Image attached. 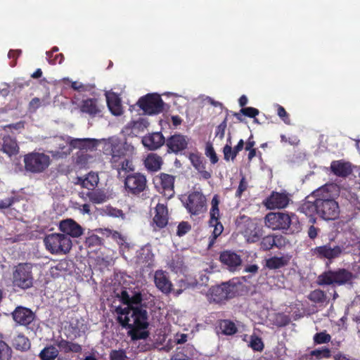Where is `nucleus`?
I'll return each instance as SVG.
<instances>
[{
	"label": "nucleus",
	"mask_w": 360,
	"mask_h": 360,
	"mask_svg": "<svg viewBox=\"0 0 360 360\" xmlns=\"http://www.w3.org/2000/svg\"><path fill=\"white\" fill-rule=\"evenodd\" d=\"M217 333L224 335H233L238 332L236 323L229 319H220L217 321L216 327Z\"/></svg>",
	"instance_id": "c85d7f7f"
},
{
	"label": "nucleus",
	"mask_w": 360,
	"mask_h": 360,
	"mask_svg": "<svg viewBox=\"0 0 360 360\" xmlns=\"http://www.w3.org/2000/svg\"><path fill=\"white\" fill-rule=\"evenodd\" d=\"M155 216L153 219L154 224L158 229L165 227L168 224V210L167 207L162 203H158L155 209Z\"/></svg>",
	"instance_id": "a878e982"
},
{
	"label": "nucleus",
	"mask_w": 360,
	"mask_h": 360,
	"mask_svg": "<svg viewBox=\"0 0 360 360\" xmlns=\"http://www.w3.org/2000/svg\"><path fill=\"white\" fill-rule=\"evenodd\" d=\"M344 252L343 246H331L330 243L316 246L311 250L313 257L320 260H326V265L329 266L337 258H339Z\"/></svg>",
	"instance_id": "9b49d317"
},
{
	"label": "nucleus",
	"mask_w": 360,
	"mask_h": 360,
	"mask_svg": "<svg viewBox=\"0 0 360 360\" xmlns=\"http://www.w3.org/2000/svg\"><path fill=\"white\" fill-rule=\"evenodd\" d=\"M210 226L214 227V231L212 233L213 238L216 239L219 236H220L224 230V226L219 221V220H217V221H214L213 223H209Z\"/></svg>",
	"instance_id": "6e6d98bb"
},
{
	"label": "nucleus",
	"mask_w": 360,
	"mask_h": 360,
	"mask_svg": "<svg viewBox=\"0 0 360 360\" xmlns=\"http://www.w3.org/2000/svg\"><path fill=\"white\" fill-rule=\"evenodd\" d=\"M79 196L83 200H89L93 204H102L108 200L107 193L100 188H94L87 191H81L79 193Z\"/></svg>",
	"instance_id": "412c9836"
},
{
	"label": "nucleus",
	"mask_w": 360,
	"mask_h": 360,
	"mask_svg": "<svg viewBox=\"0 0 360 360\" xmlns=\"http://www.w3.org/2000/svg\"><path fill=\"white\" fill-rule=\"evenodd\" d=\"M41 103L43 105H46L49 104V102L46 101L44 98H43L41 101L37 97L32 98L29 103V110L31 112H35L41 106Z\"/></svg>",
	"instance_id": "09e8293b"
},
{
	"label": "nucleus",
	"mask_w": 360,
	"mask_h": 360,
	"mask_svg": "<svg viewBox=\"0 0 360 360\" xmlns=\"http://www.w3.org/2000/svg\"><path fill=\"white\" fill-rule=\"evenodd\" d=\"M277 115L279 116V117L286 124H290V119L289 117L288 113L286 112L285 109L277 104Z\"/></svg>",
	"instance_id": "5fc2aeb1"
},
{
	"label": "nucleus",
	"mask_w": 360,
	"mask_h": 360,
	"mask_svg": "<svg viewBox=\"0 0 360 360\" xmlns=\"http://www.w3.org/2000/svg\"><path fill=\"white\" fill-rule=\"evenodd\" d=\"M14 202V198H7L0 200V210L10 207Z\"/></svg>",
	"instance_id": "338daca9"
},
{
	"label": "nucleus",
	"mask_w": 360,
	"mask_h": 360,
	"mask_svg": "<svg viewBox=\"0 0 360 360\" xmlns=\"http://www.w3.org/2000/svg\"><path fill=\"white\" fill-rule=\"evenodd\" d=\"M330 169L334 174L341 177H346L352 172L350 165L341 161L332 162Z\"/></svg>",
	"instance_id": "2f4dec72"
},
{
	"label": "nucleus",
	"mask_w": 360,
	"mask_h": 360,
	"mask_svg": "<svg viewBox=\"0 0 360 360\" xmlns=\"http://www.w3.org/2000/svg\"><path fill=\"white\" fill-rule=\"evenodd\" d=\"M102 214L112 217L124 218V216L122 210L111 206H107L104 209H103Z\"/></svg>",
	"instance_id": "a18cd8bd"
},
{
	"label": "nucleus",
	"mask_w": 360,
	"mask_h": 360,
	"mask_svg": "<svg viewBox=\"0 0 360 360\" xmlns=\"http://www.w3.org/2000/svg\"><path fill=\"white\" fill-rule=\"evenodd\" d=\"M22 51L20 49H11L8 51V56L10 59H13L11 62L10 65L11 67H15L17 64V59L21 55Z\"/></svg>",
	"instance_id": "13d9d810"
},
{
	"label": "nucleus",
	"mask_w": 360,
	"mask_h": 360,
	"mask_svg": "<svg viewBox=\"0 0 360 360\" xmlns=\"http://www.w3.org/2000/svg\"><path fill=\"white\" fill-rule=\"evenodd\" d=\"M12 345L15 349L20 352H27L31 347V342L28 338L23 334H18L12 340Z\"/></svg>",
	"instance_id": "72a5a7b5"
},
{
	"label": "nucleus",
	"mask_w": 360,
	"mask_h": 360,
	"mask_svg": "<svg viewBox=\"0 0 360 360\" xmlns=\"http://www.w3.org/2000/svg\"><path fill=\"white\" fill-rule=\"evenodd\" d=\"M290 199L286 193L272 192L266 200V205L269 209H281L285 207Z\"/></svg>",
	"instance_id": "5701e85b"
},
{
	"label": "nucleus",
	"mask_w": 360,
	"mask_h": 360,
	"mask_svg": "<svg viewBox=\"0 0 360 360\" xmlns=\"http://www.w3.org/2000/svg\"><path fill=\"white\" fill-rule=\"evenodd\" d=\"M288 243L285 237L282 235L270 234L261 238L259 249L263 251H268L274 248L281 249Z\"/></svg>",
	"instance_id": "f3484780"
},
{
	"label": "nucleus",
	"mask_w": 360,
	"mask_h": 360,
	"mask_svg": "<svg viewBox=\"0 0 360 360\" xmlns=\"http://www.w3.org/2000/svg\"><path fill=\"white\" fill-rule=\"evenodd\" d=\"M124 184L127 193L135 196L139 195L148 188L146 176L139 172L128 174Z\"/></svg>",
	"instance_id": "4468645a"
},
{
	"label": "nucleus",
	"mask_w": 360,
	"mask_h": 360,
	"mask_svg": "<svg viewBox=\"0 0 360 360\" xmlns=\"http://www.w3.org/2000/svg\"><path fill=\"white\" fill-rule=\"evenodd\" d=\"M315 344L321 345L329 342L331 340V336L326 331L317 333L314 336Z\"/></svg>",
	"instance_id": "de8ad7c7"
},
{
	"label": "nucleus",
	"mask_w": 360,
	"mask_h": 360,
	"mask_svg": "<svg viewBox=\"0 0 360 360\" xmlns=\"http://www.w3.org/2000/svg\"><path fill=\"white\" fill-rule=\"evenodd\" d=\"M308 299L312 302L321 304L326 301L327 295L323 290L316 289L309 293Z\"/></svg>",
	"instance_id": "a19ab883"
},
{
	"label": "nucleus",
	"mask_w": 360,
	"mask_h": 360,
	"mask_svg": "<svg viewBox=\"0 0 360 360\" xmlns=\"http://www.w3.org/2000/svg\"><path fill=\"white\" fill-rule=\"evenodd\" d=\"M166 144L169 152L177 154L187 148V137L179 134H174L167 139Z\"/></svg>",
	"instance_id": "4be33fe9"
},
{
	"label": "nucleus",
	"mask_w": 360,
	"mask_h": 360,
	"mask_svg": "<svg viewBox=\"0 0 360 360\" xmlns=\"http://www.w3.org/2000/svg\"><path fill=\"white\" fill-rule=\"evenodd\" d=\"M108 107L114 115L119 116L122 114V107L120 99L116 96H110L107 98Z\"/></svg>",
	"instance_id": "c9c22d12"
},
{
	"label": "nucleus",
	"mask_w": 360,
	"mask_h": 360,
	"mask_svg": "<svg viewBox=\"0 0 360 360\" xmlns=\"http://www.w3.org/2000/svg\"><path fill=\"white\" fill-rule=\"evenodd\" d=\"M219 198L218 195H214L211 201V209L210 211V220L209 223H213L214 221H217V220H219L220 218V212H219Z\"/></svg>",
	"instance_id": "e433bc0d"
},
{
	"label": "nucleus",
	"mask_w": 360,
	"mask_h": 360,
	"mask_svg": "<svg viewBox=\"0 0 360 360\" xmlns=\"http://www.w3.org/2000/svg\"><path fill=\"white\" fill-rule=\"evenodd\" d=\"M297 210L310 217L312 224L316 222V215L330 221L337 219L340 213L339 204L330 197L327 185L314 191L311 196H307Z\"/></svg>",
	"instance_id": "f257e3e1"
},
{
	"label": "nucleus",
	"mask_w": 360,
	"mask_h": 360,
	"mask_svg": "<svg viewBox=\"0 0 360 360\" xmlns=\"http://www.w3.org/2000/svg\"><path fill=\"white\" fill-rule=\"evenodd\" d=\"M137 105L148 115H157L164 110V102L158 94H148L141 97Z\"/></svg>",
	"instance_id": "f8f14e48"
},
{
	"label": "nucleus",
	"mask_w": 360,
	"mask_h": 360,
	"mask_svg": "<svg viewBox=\"0 0 360 360\" xmlns=\"http://www.w3.org/2000/svg\"><path fill=\"white\" fill-rule=\"evenodd\" d=\"M12 353L11 347L6 342L0 340V360H10Z\"/></svg>",
	"instance_id": "37998d69"
},
{
	"label": "nucleus",
	"mask_w": 360,
	"mask_h": 360,
	"mask_svg": "<svg viewBox=\"0 0 360 360\" xmlns=\"http://www.w3.org/2000/svg\"><path fill=\"white\" fill-rule=\"evenodd\" d=\"M56 345L64 353H80L82 350V347L79 344L68 341L63 338L58 339L56 341Z\"/></svg>",
	"instance_id": "7c9ffc66"
},
{
	"label": "nucleus",
	"mask_w": 360,
	"mask_h": 360,
	"mask_svg": "<svg viewBox=\"0 0 360 360\" xmlns=\"http://www.w3.org/2000/svg\"><path fill=\"white\" fill-rule=\"evenodd\" d=\"M189 160L195 169L205 162V158L199 153H190Z\"/></svg>",
	"instance_id": "3c124183"
},
{
	"label": "nucleus",
	"mask_w": 360,
	"mask_h": 360,
	"mask_svg": "<svg viewBox=\"0 0 360 360\" xmlns=\"http://www.w3.org/2000/svg\"><path fill=\"white\" fill-rule=\"evenodd\" d=\"M248 345L256 352H262L264 347L262 338L255 335H252L250 336V340Z\"/></svg>",
	"instance_id": "c03bdc74"
},
{
	"label": "nucleus",
	"mask_w": 360,
	"mask_h": 360,
	"mask_svg": "<svg viewBox=\"0 0 360 360\" xmlns=\"http://www.w3.org/2000/svg\"><path fill=\"white\" fill-rule=\"evenodd\" d=\"M247 188H248V183L245 180V178L244 176H243L240 181L238 187L236 192V197L240 198L243 193L247 189Z\"/></svg>",
	"instance_id": "680f3d73"
},
{
	"label": "nucleus",
	"mask_w": 360,
	"mask_h": 360,
	"mask_svg": "<svg viewBox=\"0 0 360 360\" xmlns=\"http://www.w3.org/2000/svg\"><path fill=\"white\" fill-rule=\"evenodd\" d=\"M99 182V177L97 173L90 172L84 176H78L76 184L81 186L87 191L94 189L97 187Z\"/></svg>",
	"instance_id": "cd10ccee"
},
{
	"label": "nucleus",
	"mask_w": 360,
	"mask_h": 360,
	"mask_svg": "<svg viewBox=\"0 0 360 360\" xmlns=\"http://www.w3.org/2000/svg\"><path fill=\"white\" fill-rule=\"evenodd\" d=\"M127 356L124 349H114L110 354V360H127Z\"/></svg>",
	"instance_id": "864d4df0"
},
{
	"label": "nucleus",
	"mask_w": 360,
	"mask_h": 360,
	"mask_svg": "<svg viewBox=\"0 0 360 360\" xmlns=\"http://www.w3.org/2000/svg\"><path fill=\"white\" fill-rule=\"evenodd\" d=\"M259 266L257 264H247L244 268V272L250 273L252 275H255L258 273Z\"/></svg>",
	"instance_id": "774afa93"
},
{
	"label": "nucleus",
	"mask_w": 360,
	"mask_h": 360,
	"mask_svg": "<svg viewBox=\"0 0 360 360\" xmlns=\"http://www.w3.org/2000/svg\"><path fill=\"white\" fill-rule=\"evenodd\" d=\"M46 249L52 254L68 253L72 248V241L62 233H51L44 239Z\"/></svg>",
	"instance_id": "9d476101"
},
{
	"label": "nucleus",
	"mask_w": 360,
	"mask_h": 360,
	"mask_svg": "<svg viewBox=\"0 0 360 360\" xmlns=\"http://www.w3.org/2000/svg\"><path fill=\"white\" fill-rule=\"evenodd\" d=\"M46 55L49 63L52 65H56V63L60 64L64 59V56L62 53L56 54L53 59L52 57H51V53H46Z\"/></svg>",
	"instance_id": "e2e57ef3"
},
{
	"label": "nucleus",
	"mask_w": 360,
	"mask_h": 360,
	"mask_svg": "<svg viewBox=\"0 0 360 360\" xmlns=\"http://www.w3.org/2000/svg\"><path fill=\"white\" fill-rule=\"evenodd\" d=\"M236 294L237 287L236 285L223 283L210 288L209 295L210 302L221 304L234 297Z\"/></svg>",
	"instance_id": "ddd939ff"
},
{
	"label": "nucleus",
	"mask_w": 360,
	"mask_h": 360,
	"mask_svg": "<svg viewBox=\"0 0 360 360\" xmlns=\"http://www.w3.org/2000/svg\"><path fill=\"white\" fill-rule=\"evenodd\" d=\"M102 239L96 235H93L86 238V243L89 246L91 245H100L101 244Z\"/></svg>",
	"instance_id": "0e129e2a"
},
{
	"label": "nucleus",
	"mask_w": 360,
	"mask_h": 360,
	"mask_svg": "<svg viewBox=\"0 0 360 360\" xmlns=\"http://www.w3.org/2000/svg\"><path fill=\"white\" fill-rule=\"evenodd\" d=\"M153 184L155 188L165 196L167 199L172 198L174 195L175 177L166 173H160L154 176Z\"/></svg>",
	"instance_id": "2eb2a0df"
},
{
	"label": "nucleus",
	"mask_w": 360,
	"mask_h": 360,
	"mask_svg": "<svg viewBox=\"0 0 360 360\" xmlns=\"http://www.w3.org/2000/svg\"><path fill=\"white\" fill-rule=\"evenodd\" d=\"M59 351L54 345L45 347L39 353L41 360H55L58 356Z\"/></svg>",
	"instance_id": "4c0bfd02"
},
{
	"label": "nucleus",
	"mask_w": 360,
	"mask_h": 360,
	"mask_svg": "<svg viewBox=\"0 0 360 360\" xmlns=\"http://www.w3.org/2000/svg\"><path fill=\"white\" fill-rule=\"evenodd\" d=\"M265 225L273 230H281L288 235L301 232L302 224L294 213L270 212L264 218Z\"/></svg>",
	"instance_id": "7ed1b4c3"
},
{
	"label": "nucleus",
	"mask_w": 360,
	"mask_h": 360,
	"mask_svg": "<svg viewBox=\"0 0 360 360\" xmlns=\"http://www.w3.org/2000/svg\"><path fill=\"white\" fill-rule=\"evenodd\" d=\"M219 261L230 271H236L242 264L241 257L231 250H224L220 253Z\"/></svg>",
	"instance_id": "a211bd4d"
},
{
	"label": "nucleus",
	"mask_w": 360,
	"mask_h": 360,
	"mask_svg": "<svg viewBox=\"0 0 360 360\" xmlns=\"http://www.w3.org/2000/svg\"><path fill=\"white\" fill-rule=\"evenodd\" d=\"M118 322L124 328H129V336L132 340H146L149 337L148 314L145 311L135 309L131 313V317L118 316Z\"/></svg>",
	"instance_id": "f03ea898"
},
{
	"label": "nucleus",
	"mask_w": 360,
	"mask_h": 360,
	"mask_svg": "<svg viewBox=\"0 0 360 360\" xmlns=\"http://www.w3.org/2000/svg\"><path fill=\"white\" fill-rule=\"evenodd\" d=\"M195 348L192 345L187 344L177 347L172 357L180 359H192Z\"/></svg>",
	"instance_id": "f704fd0d"
},
{
	"label": "nucleus",
	"mask_w": 360,
	"mask_h": 360,
	"mask_svg": "<svg viewBox=\"0 0 360 360\" xmlns=\"http://www.w3.org/2000/svg\"><path fill=\"white\" fill-rule=\"evenodd\" d=\"M154 281L155 286L163 293L169 294L172 290V283L167 272L158 270L155 272Z\"/></svg>",
	"instance_id": "b1692460"
},
{
	"label": "nucleus",
	"mask_w": 360,
	"mask_h": 360,
	"mask_svg": "<svg viewBox=\"0 0 360 360\" xmlns=\"http://www.w3.org/2000/svg\"><path fill=\"white\" fill-rule=\"evenodd\" d=\"M240 112L248 117L255 118L259 115V111L258 109L253 107H246L240 109Z\"/></svg>",
	"instance_id": "4d7b16f0"
},
{
	"label": "nucleus",
	"mask_w": 360,
	"mask_h": 360,
	"mask_svg": "<svg viewBox=\"0 0 360 360\" xmlns=\"http://www.w3.org/2000/svg\"><path fill=\"white\" fill-rule=\"evenodd\" d=\"M168 266L171 271L175 273L181 272L184 266L183 257L180 255L176 254L168 262Z\"/></svg>",
	"instance_id": "ea45409f"
},
{
	"label": "nucleus",
	"mask_w": 360,
	"mask_h": 360,
	"mask_svg": "<svg viewBox=\"0 0 360 360\" xmlns=\"http://www.w3.org/2000/svg\"><path fill=\"white\" fill-rule=\"evenodd\" d=\"M0 150L11 157L19 153V146L15 139L8 135L0 137Z\"/></svg>",
	"instance_id": "393cba45"
},
{
	"label": "nucleus",
	"mask_w": 360,
	"mask_h": 360,
	"mask_svg": "<svg viewBox=\"0 0 360 360\" xmlns=\"http://www.w3.org/2000/svg\"><path fill=\"white\" fill-rule=\"evenodd\" d=\"M163 164L162 158L156 153H150L144 160V166L148 171L158 172Z\"/></svg>",
	"instance_id": "c756f323"
},
{
	"label": "nucleus",
	"mask_w": 360,
	"mask_h": 360,
	"mask_svg": "<svg viewBox=\"0 0 360 360\" xmlns=\"http://www.w3.org/2000/svg\"><path fill=\"white\" fill-rule=\"evenodd\" d=\"M319 232H320V229L314 226L312 224V225L309 226V227L308 229L307 235L310 239L314 240L318 236Z\"/></svg>",
	"instance_id": "69168bd1"
},
{
	"label": "nucleus",
	"mask_w": 360,
	"mask_h": 360,
	"mask_svg": "<svg viewBox=\"0 0 360 360\" xmlns=\"http://www.w3.org/2000/svg\"><path fill=\"white\" fill-rule=\"evenodd\" d=\"M94 141L91 139H75L71 141L70 146L75 148L83 149L89 146V143Z\"/></svg>",
	"instance_id": "49530a36"
},
{
	"label": "nucleus",
	"mask_w": 360,
	"mask_h": 360,
	"mask_svg": "<svg viewBox=\"0 0 360 360\" xmlns=\"http://www.w3.org/2000/svg\"><path fill=\"white\" fill-rule=\"evenodd\" d=\"M310 356H315L316 359H329L331 356V351L329 348L323 347L311 350Z\"/></svg>",
	"instance_id": "79ce46f5"
},
{
	"label": "nucleus",
	"mask_w": 360,
	"mask_h": 360,
	"mask_svg": "<svg viewBox=\"0 0 360 360\" xmlns=\"http://www.w3.org/2000/svg\"><path fill=\"white\" fill-rule=\"evenodd\" d=\"M244 145L245 142L243 139H240L233 148H232L231 144H226L223 148L224 159L226 161L230 159L233 160L238 153L243 149Z\"/></svg>",
	"instance_id": "473e14b6"
},
{
	"label": "nucleus",
	"mask_w": 360,
	"mask_h": 360,
	"mask_svg": "<svg viewBox=\"0 0 360 360\" xmlns=\"http://www.w3.org/2000/svg\"><path fill=\"white\" fill-rule=\"evenodd\" d=\"M206 168V162H205L203 164L195 168V169L198 172V173L200 174V176L207 180L211 178L212 174L210 172H208L205 169Z\"/></svg>",
	"instance_id": "bf43d9fd"
},
{
	"label": "nucleus",
	"mask_w": 360,
	"mask_h": 360,
	"mask_svg": "<svg viewBox=\"0 0 360 360\" xmlns=\"http://www.w3.org/2000/svg\"><path fill=\"white\" fill-rule=\"evenodd\" d=\"M180 200L191 216H197L207 211V198L200 190L193 188L183 195Z\"/></svg>",
	"instance_id": "423d86ee"
},
{
	"label": "nucleus",
	"mask_w": 360,
	"mask_h": 360,
	"mask_svg": "<svg viewBox=\"0 0 360 360\" xmlns=\"http://www.w3.org/2000/svg\"><path fill=\"white\" fill-rule=\"evenodd\" d=\"M13 320L19 325L25 326L28 329H34L35 314L30 309L24 307H18L12 314Z\"/></svg>",
	"instance_id": "dca6fc26"
},
{
	"label": "nucleus",
	"mask_w": 360,
	"mask_h": 360,
	"mask_svg": "<svg viewBox=\"0 0 360 360\" xmlns=\"http://www.w3.org/2000/svg\"><path fill=\"white\" fill-rule=\"evenodd\" d=\"M288 260L283 257H272L266 260V266L269 269H277L288 264Z\"/></svg>",
	"instance_id": "58836bf2"
},
{
	"label": "nucleus",
	"mask_w": 360,
	"mask_h": 360,
	"mask_svg": "<svg viewBox=\"0 0 360 360\" xmlns=\"http://www.w3.org/2000/svg\"><path fill=\"white\" fill-rule=\"evenodd\" d=\"M165 142V139L161 132H155L146 136L142 139L143 146L150 150H156Z\"/></svg>",
	"instance_id": "bb28decb"
},
{
	"label": "nucleus",
	"mask_w": 360,
	"mask_h": 360,
	"mask_svg": "<svg viewBox=\"0 0 360 360\" xmlns=\"http://www.w3.org/2000/svg\"><path fill=\"white\" fill-rule=\"evenodd\" d=\"M121 301L123 304H127V307L124 308L117 307L116 311L118 316L123 317H131V313L135 309H139L147 311L148 304L151 302L150 306L153 304V300L150 302H146V300L143 299L141 292H134L131 295H129L127 290H122L121 292Z\"/></svg>",
	"instance_id": "20e7f679"
},
{
	"label": "nucleus",
	"mask_w": 360,
	"mask_h": 360,
	"mask_svg": "<svg viewBox=\"0 0 360 360\" xmlns=\"http://www.w3.org/2000/svg\"><path fill=\"white\" fill-rule=\"evenodd\" d=\"M353 279L352 271L345 268H338L323 271L318 276L316 282L319 285L341 286L351 284Z\"/></svg>",
	"instance_id": "39448f33"
},
{
	"label": "nucleus",
	"mask_w": 360,
	"mask_h": 360,
	"mask_svg": "<svg viewBox=\"0 0 360 360\" xmlns=\"http://www.w3.org/2000/svg\"><path fill=\"white\" fill-rule=\"evenodd\" d=\"M25 171L32 174L44 172L51 163L50 157L44 153L32 152L24 155Z\"/></svg>",
	"instance_id": "6e6552de"
},
{
	"label": "nucleus",
	"mask_w": 360,
	"mask_h": 360,
	"mask_svg": "<svg viewBox=\"0 0 360 360\" xmlns=\"http://www.w3.org/2000/svg\"><path fill=\"white\" fill-rule=\"evenodd\" d=\"M205 154L210 158L212 164H216L218 162V157L212 146H207Z\"/></svg>",
	"instance_id": "052dcab7"
},
{
	"label": "nucleus",
	"mask_w": 360,
	"mask_h": 360,
	"mask_svg": "<svg viewBox=\"0 0 360 360\" xmlns=\"http://www.w3.org/2000/svg\"><path fill=\"white\" fill-rule=\"evenodd\" d=\"M59 229L63 234L72 238H78L84 233V229L72 219L62 220L59 224Z\"/></svg>",
	"instance_id": "aec40b11"
},
{
	"label": "nucleus",
	"mask_w": 360,
	"mask_h": 360,
	"mask_svg": "<svg viewBox=\"0 0 360 360\" xmlns=\"http://www.w3.org/2000/svg\"><path fill=\"white\" fill-rule=\"evenodd\" d=\"M237 228L249 243H255L260 240L262 236V229L245 215H241L236 220Z\"/></svg>",
	"instance_id": "0eeeda50"
},
{
	"label": "nucleus",
	"mask_w": 360,
	"mask_h": 360,
	"mask_svg": "<svg viewBox=\"0 0 360 360\" xmlns=\"http://www.w3.org/2000/svg\"><path fill=\"white\" fill-rule=\"evenodd\" d=\"M191 229V226L188 221H181L177 226L176 235L179 237L184 236Z\"/></svg>",
	"instance_id": "603ef678"
},
{
	"label": "nucleus",
	"mask_w": 360,
	"mask_h": 360,
	"mask_svg": "<svg viewBox=\"0 0 360 360\" xmlns=\"http://www.w3.org/2000/svg\"><path fill=\"white\" fill-rule=\"evenodd\" d=\"M79 109L82 113L86 114L92 118L102 112V106L98 99L96 98L83 99L79 105Z\"/></svg>",
	"instance_id": "6ab92c4d"
},
{
	"label": "nucleus",
	"mask_w": 360,
	"mask_h": 360,
	"mask_svg": "<svg viewBox=\"0 0 360 360\" xmlns=\"http://www.w3.org/2000/svg\"><path fill=\"white\" fill-rule=\"evenodd\" d=\"M32 266L29 263H20L13 271L12 282L15 287L27 290L33 285Z\"/></svg>",
	"instance_id": "1a4fd4ad"
},
{
	"label": "nucleus",
	"mask_w": 360,
	"mask_h": 360,
	"mask_svg": "<svg viewBox=\"0 0 360 360\" xmlns=\"http://www.w3.org/2000/svg\"><path fill=\"white\" fill-rule=\"evenodd\" d=\"M227 127V117L216 127L215 136L220 140H223L225 135V131Z\"/></svg>",
	"instance_id": "8fccbe9b"
}]
</instances>
